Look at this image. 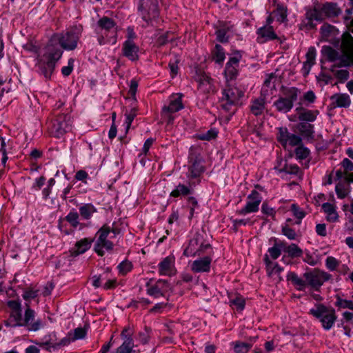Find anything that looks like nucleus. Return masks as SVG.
Segmentation results:
<instances>
[{"mask_svg":"<svg viewBox=\"0 0 353 353\" xmlns=\"http://www.w3.org/2000/svg\"><path fill=\"white\" fill-rule=\"evenodd\" d=\"M264 262L266 272L269 276H279L283 271V268H281L277 263L270 260L268 254L264 256Z\"/></svg>","mask_w":353,"mask_h":353,"instance_id":"obj_28","label":"nucleus"},{"mask_svg":"<svg viewBox=\"0 0 353 353\" xmlns=\"http://www.w3.org/2000/svg\"><path fill=\"white\" fill-rule=\"evenodd\" d=\"M316 50L314 47L309 48L306 53V60L303 63V70L305 74H308L312 66L315 63Z\"/></svg>","mask_w":353,"mask_h":353,"instance_id":"obj_32","label":"nucleus"},{"mask_svg":"<svg viewBox=\"0 0 353 353\" xmlns=\"http://www.w3.org/2000/svg\"><path fill=\"white\" fill-rule=\"evenodd\" d=\"M83 26L75 24L69 27L64 32L53 35L48 43L40 50L37 57V66L46 78L52 74L57 63L63 54L60 46L65 50H73L78 45L81 37Z\"/></svg>","mask_w":353,"mask_h":353,"instance_id":"obj_1","label":"nucleus"},{"mask_svg":"<svg viewBox=\"0 0 353 353\" xmlns=\"http://www.w3.org/2000/svg\"><path fill=\"white\" fill-rule=\"evenodd\" d=\"M143 19L148 21L158 17L157 0H135Z\"/></svg>","mask_w":353,"mask_h":353,"instance_id":"obj_9","label":"nucleus"},{"mask_svg":"<svg viewBox=\"0 0 353 353\" xmlns=\"http://www.w3.org/2000/svg\"><path fill=\"white\" fill-rule=\"evenodd\" d=\"M340 264H341L340 261H339L335 257L332 256H327L325 261V267L330 271L336 270L338 267H339Z\"/></svg>","mask_w":353,"mask_h":353,"instance_id":"obj_47","label":"nucleus"},{"mask_svg":"<svg viewBox=\"0 0 353 353\" xmlns=\"http://www.w3.org/2000/svg\"><path fill=\"white\" fill-rule=\"evenodd\" d=\"M35 317V312L28 305L24 313V316L16 314V319L14 321V326H24L26 327L29 331H38L43 326V322L40 319L34 321Z\"/></svg>","mask_w":353,"mask_h":353,"instance_id":"obj_7","label":"nucleus"},{"mask_svg":"<svg viewBox=\"0 0 353 353\" xmlns=\"http://www.w3.org/2000/svg\"><path fill=\"white\" fill-rule=\"evenodd\" d=\"M74 60L71 58L68 60V65L61 68V73L63 76L68 77L71 74L74 68Z\"/></svg>","mask_w":353,"mask_h":353,"instance_id":"obj_59","label":"nucleus"},{"mask_svg":"<svg viewBox=\"0 0 353 353\" xmlns=\"http://www.w3.org/2000/svg\"><path fill=\"white\" fill-rule=\"evenodd\" d=\"M321 39L324 41L329 42L335 46L340 43V32L333 26L327 23L323 24L321 28Z\"/></svg>","mask_w":353,"mask_h":353,"instance_id":"obj_19","label":"nucleus"},{"mask_svg":"<svg viewBox=\"0 0 353 353\" xmlns=\"http://www.w3.org/2000/svg\"><path fill=\"white\" fill-rule=\"evenodd\" d=\"M336 305L341 308H347L353 310V301L351 300L343 299L338 297L336 299Z\"/></svg>","mask_w":353,"mask_h":353,"instance_id":"obj_56","label":"nucleus"},{"mask_svg":"<svg viewBox=\"0 0 353 353\" xmlns=\"http://www.w3.org/2000/svg\"><path fill=\"white\" fill-rule=\"evenodd\" d=\"M340 13V8L334 3H325L316 6L313 9L306 11L307 26L310 28H313L316 26L314 21L321 22L326 18L337 17Z\"/></svg>","mask_w":353,"mask_h":353,"instance_id":"obj_3","label":"nucleus"},{"mask_svg":"<svg viewBox=\"0 0 353 353\" xmlns=\"http://www.w3.org/2000/svg\"><path fill=\"white\" fill-rule=\"evenodd\" d=\"M261 200L262 198L258 192L255 190L252 191L247 198L245 205L241 210H238L237 213L239 215H245L249 213L257 212Z\"/></svg>","mask_w":353,"mask_h":353,"instance_id":"obj_18","label":"nucleus"},{"mask_svg":"<svg viewBox=\"0 0 353 353\" xmlns=\"http://www.w3.org/2000/svg\"><path fill=\"white\" fill-rule=\"evenodd\" d=\"M283 251L287 252L288 255L291 257H297L300 256L302 254V250L299 248L296 244H291L287 245L285 242V247L283 248Z\"/></svg>","mask_w":353,"mask_h":353,"instance_id":"obj_43","label":"nucleus"},{"mask_svg":"<svg viewBox=\"0 0 353 353\" xmlns=\"http://www.w3.org/2000/svg\"><path fill=\"white\" fill-rule=\"evenodd\" d=\"M65 220L70 224L73 228H77L81 223L79 221V214L77 212L71 211L65 216Z\"/></svg>","mask_w":353,"mask_h":353,"instance_id":"obj_49","label":"nucleus"},{"mask_svg":"<svg viewBox=\"0 0 353 353\" xmlns=\"http://www.w3.org/2000/svg\"><path fill=\"white\" fill-rule=\"evenodd\" d=\"M341 48L343 56H340L336 50L330 46H323L321 52L323 57L328 61L334 63L335 65H353V37L349 32H345L342 35Z\"/></svg>","mask_w":353,"mask_h":353,"instance_id":"obj_2","label":"nucleus"},{"mask_svg":"<svg viewBox=\"0 0 353 353\" xmlns=\"http://www.w3.org/2000/svg\"><path fill=\"white\" fill-rule=\"evenodd\" d=\"M272 17L268 16L267 18L266 24L258 29L257 34L259 35L258 40L259 42L264 43L277 38L276 34L274 30V27L272 26Z\"/></svg>","mask_w":353,"mask_h":353,"instance_id":"obj_20","label":"nucleus"},{"mask_svg":"<svg viewBox=\"0 0 353 353\" xmlns=\"http://www.w3.org/2000/svg\"><path fill=\"white\" fill-rule=\"evenodd\" d=\"M299 132L303 137L310 139L313 137V126L309 123H301L299 127Z\"/></svg>","mask_w":353,"mask_h":353,"instance_id":"obj_46","label":"nucleus"},{"mask_svg":"<svg viewBox=\"0 0 353 353\" xmlns=\"http://www.w3.org/2000/svg\"><path fill=\"white\" fill-rule=\"evenodd\" d=\"M230 303L236 310H242L245 307V299L242 296L236 295L230 298Z\"/></svg>","mask_w":353,"mask_h":353,"instance_id":"obj_45","label":"nucleus"},{"mask_svg":"<svg viewBox=\"0 0 353 353\" xmlns=\"http://www.w3.org/2000/svg\"><path fill=\"white\" fill-rule=\"evenodd\" d=\"M97 33L101 46L114 45L117 42V27L115 22L107 17H103L98 21Z\"/></svg>","mask_w":353,"mask_h":353,"instance_id":"obj_4","label":"nucleus"},{"mask_svg":"<svg viewBox=\"0 0 353 353\" xmlns=\"http://www.w3.org/2000/svg\"><path fill=\"white\" fill-rule=\"evenodd\" d=\"M39 295V290L33 288L27 289L23 292V298L28 301L36 298Z\"/></svg>","mask_w":353,"mask_h":353,"instance_id":"obj_57","label":"nucleus"},{"mask_svg":"<svg viewBox=\"0 0 353 353\" xmlns=\"http://www.w3.org/2000/svg\"><path fill=\"white\" fill-rule=\"evenodd\" d=\"M283 161L281 159L278 165L275 166V170H277L279 173H285L297 176L299 178L301 177V171L296 164H287L285 161H284V165H282Z\"/></svg>","mask_w":353,"mask_h":353,"instance_id":"obj_25","label":"nucleus"},{"mask_svg":"<svg viewBox=\"0 0 353 353\" xmlns=\"http://www.w3.org/2000/svg\"><path fill=\"white\" fill-rule=\"evenodd\" d=\"M332 105L334 108H347L351 103L350 97L347 94H335L331 97Z\"/></svg>","mask_w":353,"mask_h":353,"instance_id":"obj_27","label":"nucleus"},{"mask_svg":"<svg viewBox=\"0 0 353 353\" xmlns=\"http://www.w3.org/2000/svg\"><path fill=\"white\" fill-rule=\"evenodd\" d=\"M8 305L12 310L10 318L15 321L16 314L20 315L21 314V303L17 301L11 300L8 302Z\"/></svg>","mask_w":353,"mask_h":353,"instance_id":"obj_44","label":"nucleus"},{"mask_svg":"<svg viewBox=\"0 0 353 353\" xmlns=\"http://www.w3.org/2000/svg\"><path fill=\"white\" fill-rule=\"evenodd\" d=\"M230 30L229 26L225 24L220 26L216 31L217 40L222 43L227 42L229 37L228 32H230Z\"/></svg>","mask_w":353,"mask_h":353,"instance_id":"obj_40","label":"nucleus"},{"mask_svg":"<svg viewBox=\"0 0 353 353\" xmlns=\"http://www.w3.org/2000/svg\"><path fill=\"white\" fill-rule=\"evenodd\" d=\"M70 117L67 114L58 116L53 121L52 133L56 137H61L71 130Z\"/></svg>","mask_w":353,"mask_h":353,"instance_id":"obj_13","label":"nucleus"},{"mask_svg":"<svg viewBox=\"0 0 353 353\" xmlns=\"http://www.w3.org/2000/svg\"><path fill=\"white\" fill-rule=\"evenodd\" d=\"M94 240L91 238H83L77 241L74 245L70 250L72 256H77L88 251L92 245Z\"/></svg>","mask_w":353,"mask_h":353,"instance_id":"obj_23","label":"nucleus"},{"mask_svg":"<svg viewBox=\"0 0 353 353\" xmlns=\"http://www.w3.org/2000/svg\"><path fill=\"white\" fill-rule=\"evenodd\" d=\"M217 136V131L214 128H212L207 131L205 133L201 134L199 136V139L201 140H208L210 141L211 139H214Z\"/></svg>","mask_w":353,"mask_h":353,"instance_id":"obj_58","label":"nucleus"},{"mask_svg":"<svg viewBox=\"0 0 353 353\" xmlns=\"http://www.w3.org/2000/svg\"><path fill=\"white\" fill-rule=\"evenodd\" d=\"M282 233L290 240H296L298 237V234L295 230L290 228L288 225L282 227Z\"/></svg>","mask_w":353,"mask_h":353,"instance_id":"obj_52","label":"nucleus"},{"mask_svg":"<svg viewBox=\"0 0 353 353\" xmlns=\"http://www.w3.org/2000/svg\"><path fill=\"white\" fill-rule=\"evenodd\" d=\"M318 113V111L306 110L301 113L299 115V119L302 121L312 122L316 119Z\"/></svg>","mask_w":353,"mask_h":353,"instance_id":"obj_50","label":"nucleus"},{"mask_svg":"<svg viewBox=\"0 0 353 353\" xmlns=\"http://www.w3.org/2000/svg\"><path fill=\"white\" fill-rule=\"evenodd\" d=\"M183 95L179 93L173 94L169 97V103L168 105H164L162 110L164 117H167L168 121L171 122L173 118L169 115L170 113L178 112L183 108L182 103Z\"/></svg>","mask_w":353,"mask_h":353,"instance_id":"obj_15","label":"nucleus"},{"mask_svg":"<svg viewBox=\"0 0 353 353\" xmlns=\"http://www.w3.org/2000/svg\"><path fill=\"white\" fill-rule=\"evenodd\" d=\"M193 192V189L190 185H186L185 184L179 183L174 189L170 192V197H182L191 194Z\"/></svg>","mask_w":353,"mask_h":353,"instance_id":"obj_33","label":"nucleus"},{"mask_svg":"<svg viewBox=\"0 0 353 353\" xmlns=\"http://www.w3.org/2000/svg\"><path fill=\"white\" fill-rule=\"evenodd\" d=\"M322 209L326 215L325 219L328 222L336 223L339 221V216L336 205L330 203H325L322 205Z\"/></svg>","mask_w":353,"mask_h":353,"instance_id":"obj_26","label":"nucleus"},{"mask_svg":"<svg viewBox=\"0 0 353 353\" xmlns=\"http://www.w3.org/2000/svg\"><path fill=\"white\" fill-rule=\"evenodd\" d=\"M242 59V54L239 51H234L230 56L224 70L227 80L234 78L239 71V61Z\"/></svg>","mask_w":353,"mask_h":353,"instance_id":"obj_14","label":"nucleus"},{"mask_svg":"<svg viewBox=\"0 0 353 353\" xmlns=\"http://www.w3.org/2000/svg\"><path fill=\"white\" fill-rule=\"evenodd\" d=\"M350 1L351 8L346 10L344 21L347 25H350V28L353 32V19H351V15L353 14V0H350Z\"/></svg>","mask_w":353,"mask_h":353,"instance_id":"obj_54","label":"nucleus"},{"mask_svg":"<svg viewBox=\"0 0 353 353\" xmlns=\"http://www.w3.org/2000/svg\"><path fill=\"white\" fill-rule=\"evenodd\" d=\"M136 116L135 111L132 110L130 112L125 114V124L126 125L127 130L130 128L132 121L134 120Z\"/></svg>","mask_w":353,"mask_h":353,"instance_id":"obj_64","label":"nucleus"},{"mask_svg":"<svg viewBox=\"0 0 353 353\" xmlns=\"http://www.w3.org/2000/svg\"><path fill=\"white\" fill-rule=\"evenodd\" d=\"M123 53L130 60L136 61L139 57V47L132 40L127 39L123 45Z\"/></svg>","mask_w":353,"mask_h":353,"instance_id":"obj_24","label":"nucleus"},{"mask_svg":"<svg viewBox=\"0 0 353 353\" xmlns=\"http://www.w3.org/2000/svg\"><path fill=\"white\" fill-rule=\"evenodd\" d=\"M285 247L284 241H277L274 243V245L270 248L268 250L269 258H272L273 260H275L279 257L281 254V252L283 251V248Z\"/></svg>","mask_w":353,"mask_h":353,"instance_id":"obj_36","label":"nucleus"},{"mask_svg":"<svg viewBox=\"0 0 353 353\" xmlns=\"http://www.w3.org/2000/svg\"><path fill=\"white\" fill-rule=\"evenodd\" d=\"M212 258L210 256H205L197 259L190 264V269L195 273L208 272L210 270Z\"/></svg>","mask_w":353,"mask_h":353,"instance_id":"obj_22","label":"nucleus"},{"mask_svg":"<svg viewBox=\"0 0 353 353\" xmlns=\"http://www.w3.org/2000/svg\"><path fill=\"white\" fill-rule=\"evenodd\" d=\"M265 108V101L263 99H257L253 101L250 106L251 112L256 116L261 114Z\"/></svg>","mask_w":353,"mask_h":353,"instance_id":"obj_41","label":"nucleus"},{"mask_svg":"<svg viewBox=\"0 0 353 353\" xmlns=\"http://www.w3.org/2000/svg\"><path fill=\"white\" fill-rule=\"evenodd\" d=\"M105 280V278L102 275H94L92 278V285L97 288L99 287L103 288L102 281Z\"/></svg>","mask_w":353,"mask_h":353,"instance_id":"obj_63","label":"nucleus"},{"mask_svg":"<svg viewBox=\"0 0 353 353\" xmlns=\"http://www.w3.org/2000/svg\"><path fill=\"white\" fill-rule=\"evenodd\" d=\"M150 331L148 329H145L143 332H140L138 334L137 339L142 344L147 343L150 340Z\"/></svg>","mask_w":353,"mask_h":353,"instance_id":"obj_60","label":"nucleus"},{"mask_svg":"<svg viewBox=\"0 0 353 353\" xmlns=\"http://www.w3.org/2000/svg\"><path fill=\"white\" fill-rule=\"evenodd\" d=\"M158 271L160 275L171 276L176 273L175 268V257L169 255L158 264Z\"/></svg>","mask_w":353,"mask_h":353,"instance_id":"obj_21","label":"nucleus"},{"mask_svg":"<svg viewBox=\"0 0 353 353\" xmlns=\"http://www.w3.org/2000/svg\"><path fill=\"white\" fill-rule=\"evenodd\" d=\"M335 192L339 199H343L351 192L350 184L347 180L339 181L335 186Z\"/></svg>","mask_w":353,"mask_h":353,"instance_id":"obj_31","label":"nucleus"},{"mask_svg":"<svg viewBox=\"0 0 353 353\" xmlns=\"http://www.w3.org/2000/svg\"><path fill=\"white\" fill-rule=\"evenodd\" d=\"M122 344L113 353H140L139 350L134 349L133 339L123 340Z\"/></svg>","mask_w":353,"mask_h":353,"instance_id":"obj_34","label":"nucleus"},{"mask_svg":"<svg viewBox=\"0 0 353 353\" xmlns=\"http://www.w3.org/2000/svg\"><path fill=\"white\" fill-rule=\"evenodd\" d=\"M119 273L122 275H125L132 269V264L128 261H124L118 265Z\"/></svg>","mask_w":353,"mask_h":353,"instance_id":"obj_55","label":"nucleus"},{"mask_svg":"<svg viewBox=\"0 0 353 353\" xmlns=\"http://www.w3.org/2000/svg\"><path fill=\"white\" fill-rule=\"evenodd\" d=\"M204 171V167L200 161H194L189 168L190 176L196 178Z\"/></svg>","mask_w":353,"mask_h":353,"instance_id":"obj_42","label":"nucleus"},{"mask_svg":"<svg viewBox=\"0 0 353 353\" xmlns=\"http://www.w3.org/2000/svg\"><path fill=\"white\" fill-rule=\"evenodd\" d=\"M243 92L236 87H226L223 90V96L221 99V106L226 111L232 110V107L239 104Z\"/></svg>","mask_w":353,"mask_h":353,"instance_id":"obj_8","label":"nucleus"},{"mask_svg":"<svg viewBox=\"0 0 353 353\" xmlns=\"http://www.w3.org/2000/svg\"><path fill=\"white\" fill-rule=\"evenodd\" d=\"M290 210L293 216L299 220L297 223H300L301 221L305 216L306 212L295 203L291 205Z\"/></svg>","mask_w":353,"mask_h":353,"instance_id":"obj_48","label":"nucleus"},{"mask_svg":"<svg viewBox=\"0 0 353 353\" xmlns=\"http://www.w3.org/2000/svg\"><path fill=\"white\" fill-rule=\"evenodd\" d=\"M212 58L213 60L221 64L223 62L225 58V51L223 48L219 44H216L212 50Z\"/></svg>","mask_w":353,"mask_h":353,"instance_id":"obj_39","label":"nucleus"},{"mask_svg":"<svg viewBox=\"0 0 353 353\" xmlns=\"http://www.w3.org/2000/svg\"><path fill=\"white\" fill-rule=\"evenodd\" d=\"M210 247V244L203 241L201 234H196L190 240L188 246L184 250L183 255L188 257L200 255Z\"/></svg>","mask_w":353,"mask_h":353,"instance_id":"obj_10","label":"nucleus"},{"mask_svg":"<svg viewBox=\"0 0 353 353\" xmlns=\"http://www.w3.org/2000/svg\"><path fill=\"white\" fill-rule=\"evenodd\" d=\"M297 99V90L292 88L290 90V94L287 97H280L274 102V106L276 109L283 113L290 112L292 107L293 103Z\"/></svg>","mask_w":353,"mask_h":353,"instance_id":"obj_16","label":"nucleus"},{"mask_svg":"<svg viewBox=\"0 0 353 353\" xmlns=\"http://www.w3.org/2000/svg\"><path fill=\"white\" fill-rule=\"evenodd\" d=\"M230 346L233 348L235 353H248L252 347V344L235 341L230 343Z\"/></svg>","mask_w":353,"mask_h":353,"instance_id":"obj_37","label":"nucleus"},{"mask_svg":"<svg viewBox=\"0 0 353 353\" xmlns=\"http://www.w3.org/2000/svg\"><path fill=\"white\" fill-rule=\"evenodd\" d=\"M315 231L319 236L324 237L327 235L326 225L325 223H318L315 227Z\"/></svg>","mask_w":353,"mask_h":353,"instance_id":"obj_61","label":"nucleus"},{"mask_svg":"<svg viewBox=\"0 0 353 353\" xmlns=\"http://www.w3.org/2000/svg\"><path fill=\"white\" fill-rule=\"evenodd\" d=\"M287 279L290 281L294 288L299 291H305L307 288V281L299 277L296 273L290 272L287 275Z\"/></svg>","mask_w":353,"mask_h":353,"instance_id":"obj_29","label":"nucleus"},{"mask_svg":"<svg viewBox=\"0 0 353 353\" xmlns=\"http://www.w3.org/2000/svg\"><path fill=\"white\" fill-rule=\"evenodd\" d=\"M145 286L147 294L154 298L165 296L171 290L170 283L163 279H159L157 281H154L153 279H150L146 283Z\"/></svg>","mask_w":353,"mask_h":353,"instance_id":"obj_11","label":"nucleus"},{"mask_svg":"<svg viewBox=\"0 0 353 353\" xmlns=\"http://www.w3.org/2000/svg\"><path fill=\"white\" fill-rule=\"evenodd\" d=\"M212 79L206 74H203L199 80V89L205 92H210L213 90Z\"/></svg>","mask_w":353,"mask_h":353,"instance_id":"obj_38","label":"nucleus"},{"mask_svg":"<svg viewBox=\"0 0 353 353\" xmlns=\"http://www.w3.org/2000/svg\"><path fill=\"white\" fill-rule=\"evenodd\" d=\"M111 234H114V230L106 225L102 226L97 231L94 250L99 256H103L105 252H110L113 250L114 243L112 239L114 236H111Z\"/></svg>","mask_w":353,"mask_h":353,"instance_id":"obj_5","label":"nucleus"},{"mask_svg":"<svg viewBox=\"0 0 353 353\" xmlns=\"http://www.w3.org/2000/svg\"><path fill=\"white\" fill-rule=\"evenodd\" d=\"M86 335V330L83 327H77L74 330L73 339H81Z\"/></svg>","mask_w":353,"mask_h":353,"instance_id":"obj_62","label":"nucleus"},{"mask_svg":"<svg viewBox=\"0 0 353 353\" xmlns=\"http://www.w3.org/2000/svg\"><path fill=\"white\" fill-rule=\"evenodd\" d=\"M295 154L298 159H306L310 155V150L302 145L298 146L295 150Z\"/></svg>","mask_w":353,"mask_h":353,"instance_id":"obj_51","label":"nucleus"},{"mask_svg":"<svg viewBox=\"0 0 353 353\" xmlns=\"http://www.w3.org/2000/svg\"><path fill=\"white\" fill-rule=\"evenodd\" d=\"M304 279L307 281V286L314 290H319L323 284L331 279V275L325 272L315 270L312 272H305L303 274Z\"/></svg>","mask_w":353,"mask_h":353,"instance_id":"obj_12","label":"nucleus"},{"mask_svg":"<svg viewBox=\"0 0 353 353\" xmlns=\"http://www.w3.org/2000/svg\"><path fill=\"white\" fill-rule=\"evenodd\" d=\"M79 211L83 219L88 220L97 212V208L92 203H84L79 206Z\"/></svg>","mask_w":353,"mask_h":353,"instance_id":"obj_35","label":"nucleus"},{"mask_svg":"<svg viewBox=\"0 0 353 353\" xmlns=\"http://www.w3.org/2000/svg\"><path fill=\"white\" fill-rule=\"evenodd\" d=\"M269 16H272L273 20L275 19L279 23L286 21L288 17L287 6L283 4L276 3V9Z\"/></svg>","mask_w":353,"mask_h":353,"instance_id":"obj_30","label":"nucleus"},{"mask_svg":"<svg viewBox=\"0 0 353 353\" xmlns=\"http://www.w3.org/2000/svg\"><path fill=\"white\" fill-rule=\"evenodd\" d=\"M309 314L317 319L325 330H330L336 320L335 310L323 304H316L310 310Z\"/></svg>","mask_w":353,"mask_h":353,"instance_id":"obj_6","label":"nucleus"},{"mask_svg":"<svg viewBox=\"0 0 353 353\" xmlns=\"http://www.w3.org/2000/svg\"><path fill=\"white\" fill-rule=\"evenodd\" d=\"M336 65H334L332 66L331 70L335 75V77L339 80L343 81L348 79L349 73L347 70L341 69L339 70H335L334 68Z\"/></svg>","mask_w":353,"mask_h":353,"instance_id":"obj_53","label":"nucleus"},{"mask_svg":"<svg viewBox=\"0 0 353 353\" xmlns=\"http://www.w3.org/2000/svg\"><path fill=\"white\" fill-rule=\"evenodd\" d=\"M277 139L285 148L299 145L301 142V139L299 136L290 133L285 128H280L279 129Z\"/></svg>","mask_w":353,"mask_h":353,"instance_id":"obj_17","label":"nucleus"}]
</instances>
